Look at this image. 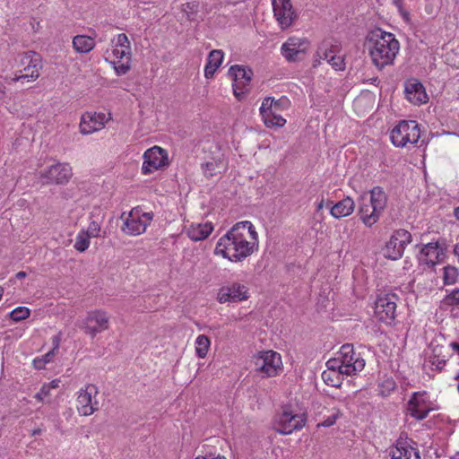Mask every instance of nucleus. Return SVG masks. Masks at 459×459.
<instances>
[{"label":"nucleus","mask_w":459,"mask_h":459,"mask_svg":"<svg viewBox=\"0 0 459 459\" xmlns=\"http://www.w3.org/2000/svg\"><path fill=\"white\" fill-rule=\"evenodd\" d=\"M109 316L104 310H93L87 314L82 327L85 333L94 337L108 328Z\"/></svg>","instance_id":"nucleus-24"},{"label":"nucleus","mask_w":459,"mask_h":459,"mask_svg":"<svg viewBox=\"0 0 459 459\" xmlns=\"http://www.w3.org/2000/svg\"><path fill=\"white\" fill-rule=\"evenodd\" d=\"M455 216L459 220V206L455 209Z\"/></svg>","instance_id":"nucleus-57"},{"label":"nucleus","mask_w":459,"mask_h":459,"mask_svg":"<svg viewBox=\"0 0 459 459\" xmlns=\"http://www.w3.org/2000/svg\"><path fill=\"white\" fill-rule=\"evenodd\" d=\"M30 315V308L26 307H18L13 309L9 314V317L14 322H20L28 318Z\"/></svg>","instance_id":"nucleus-38"},{"label":"nucleus","mask_w":459,"mask_h":459,"mask_svg":"<svg viewBox=\"0 0 459 459\" xmlns=\"http://www.w3.org/2000/svg\"><path fill=\"white\" fill-rule=\"evenodd\" d=\"M366 362L360 353L355 351L352 344H343L335 356L329 359V366L342 375L355 376L362 371Z\"/></svg>","instance_id":"nucleus-5"},{"label":"nucleus","mask_w":459,"mask_h":459,"mask_svg":"<svg viewBox=\"0 0 459 459\" xmlns=\"http://www.w3.org/2000/svg\"><path fill=\"white\" fill-rule=\"evenodd\" d=\"M341 416V411L338 409H334L332 415L328 416L321 423H319L318 427H331L335 424L337 419Z\"/></svg>","instance_id":"nucleus-43"},{"label":"nucleus","mask_w":459,"mask_h":459,"mask_svg":"<svg viewBox=\"0 0 459 459\" xmlns=\"http://www.w3.org/2000/svg\"><path fill=\"white\" fill-rule=\"evenodd\" d=\"M359 101H360L359 100H357L355 101V105H357Z\"/></svg>","instance_id":"nucleus-60"},{"label":"nucleus","mask_w":459,"mask_h":459,"mask_svg":"<svg viewBox=\"0 0 459 459\" xmlns=\"http://www.w3.org/2000/svg\"><path fill=\"white\" fill-rule=\"evenodd\" d=\"M443 282L446 285L455 284L458 279V269L455 266L446 265L443 267Z\"/></svg>","instance_id":"nucleus-35"},{"label":"nucleus","mask_w":459,"mask_h":459,"mask_svg":"<svg viewBox=\"0 0 459 459\" xmlns=\"http://www.w3.org/2000/svg\"><path fill=\"white\" fill-rule=\"evenodd\" d=\"M395 4L400 3V0H394Z\"/></svg>","instance_id":"nucleus-61"},{"label":"nucleus","mask_w":459,"mask_h":459,"mask_svg":"<svg viewBox=\"0 0 459 459\" xmlns=\"http://www.w3.org/2000/svg\"><path fill=\"white\" fill-rule=\"evenodd\" d=\"M450 346L453 349V351L457 354L458 359H459V343H457V342H451Z\"/></svg>","instance_id":"nucleus-50"},{"label":"nucleus","mask_w":459,"mask_h":459,"mask_svg":"<svg viewBox=\"0 0 459 459\" xmlns=\"http://www.w3.org/2000/svg\"><path fill=\"white\" fill-rule=\"evenodd\" d=\"M274 18L281 30L290 28L298 18L291 0H271Z\"/></svg>","instance_id":"nucleus-22"},{"label":"nucleus","mask_w":459,"mask_h":459,"mask_svg":"<svg viewBox=\"0 0 459 459\" xmlns=\"http://www.w3.org/2000/svg\"><path fill=\"white\" fill-rule=\"evenodd\" d=\"M211 348V340L205 334H200L195 341V355L199 359H204L207 357Z\"/></svg>","instance_id":"nucleus-33"},{"label":"nucleus","mask_w":459,"mask_h":459,"mask_svg":"<svg viewBox=\"0 0 459 459\" xmlns=\"http://www.w3.org/2000/svg\"><path fill=\"white\" fill-rule=\"evenodd\" d=\"M224 54L220 49L212 50L207 57L204 66V76L207 79L213 77L216 70L221 66L223 61Z\"/></svg>","instance_id":"nucleus-30"},{"label":"nucleus","mask_w":459,"mask_h":459,"mask_svg":"<svg viewBox=\"0 0 459 459\" xmlns=\"http://www.w3.org/2000/svg\"><path fill=\"white\" fill-rule=\"evenodd\" d=\"M306 422L307 417L304 413H294L289 408H284L275 416L273 428L280 434L290 435L301 429Z\"/></svg>","instance_id":"nucleus-11"},{"label":"nucleus","mask_w":459,"mask_h":459,"mask_svg":"<svg viewBox=\"0 0 459 459\" xmlns=\"http://www.w3.org/2000/svg\"><path fill=\"white\" fill-rule=\"evenodd\" d=\"M310 48L311 43L308 39L291 36L281 44L280 52L288 63H297L307 56Z\"/></svg>","instance_id":"nucleus-10"},{"label":"nucleus","mask_w":459,"mask_h":459,"mask_svg":"<svg viewBox=\"0 0 459 459\" xmlns=\"http://www.w3.org/2000/svg\"><path fill=\"white\" fill-rule=\"evenodd\" d=\"M228 75L233 81L234 95L238 100H241L247 91V86L253 75L252 70L244 65H236L229 69Z\"/></svg>","instance_id":"nucleus-19"},{"label":"nucleus","mask_w":459,"mask_h":459,"mask_svg":"<svg viewBox=\"0 0 459 459\" xmlns=\"http://www.w3.org/2000/svg\"><path fill=\"white\" fill-rule=\"evenodd\" d=\"M254 367L262 377H273L283 370L281 354L272 350L258 352L254 357Z\"/></svg>","instance_id":"nucleus-7"},{"label":"nucleus","mask_w":459,"mask_h":459,"mask_svg":"<svg viewBox=\"0 0 459 459\" xmlns=\"http://www.w3.org/2000/svg\"><path fill=\"white\" fill-rule=\"evenodd\" d=\"M327 63L336 71H342L345 69L344 57L341 51L331 56V58L328 59Z\"/></svg>","instance_id":"nucleus-41"},{"label":"nucleus","mask_w":459,"mask_h":459,"mask_svg":"<svg viewBox=\"0 0 459 459\" xmlns=\"http://www.w3.org/2000/svg\"><path fill=\"white\" fill-rule=\"evenodd\" d=\"M411 241V235L405 230H397L391 236L384 247V255L391 260H397L403 255L405 247Z\"/></svg>","instance_id":"nucleus-18"},{"label":"nucleus","mask_w":459,"mask_h":459,"mask_svg":"<svg viewBox=\"0 0 459 459\" xmlns=\"http://www.w3.org/2000/svg\"><path fill=\"white\" fill-rule=\"evenodd\" d=\"M454 253H455V256L458 258V262H459V239H458V242L455 245Z\"/></svg>","instance_id":"nucleus-52"},{"label":"nucleus","mask_w":459,"mask_h":459,"mask_svg":"<svg viewBox=\"0 0 459 459\" xmlns=\"http://www.w3.org/2000/svg\"><path fill=\"white\" fill-rule=\"evenodd\" d=\"M391 459H420V453L415 441L399 438L391 452Z\"/></svg>","instance_id":"nucleus-25"},{"label":"nucleus","mask_w":459,"mask_h":459,"mask_svg":"<svg viewBox=\"0 0 459 459\" xmlns=\"http://www.w3.org/2000/svg\"><path fill=\"white\" fill-rule=\"evenodd\" d=\"M111 119L110 114L87 111L82 114L79 124L80 133L83 135L91 134L102 130Z\"/></svg>","instance_id":"nucleus-21"},{"label":"nucleus","mask_w":459,"mask_h":459,"mask_svg":"<svg viewBox=\"0 0 459 459\" xmlns=\"http://www.w3.org/2000/svg\"><path fill=\"white\" fill-rule=\"evenodd\" d=\"M396 387V384L393 378H386L383 380L379 385V394L382 396H388L392 391H394Z\"/></svg>","instance_id":"nucleus-42"},{"label":"nucleus","mask_w":459,"mask_h":459,"mask_svg":"<svg viewBox=\"0 0 459 459\" xmlns=\"http://www.w3.org/2000/svg\"><path fill=\"white\" fill-rule=\"evenodd\" d=\"M283 108V100H275L273 98H265L259 108L263 121L267 127H282L286 119L280 114Z\"/></svg>","instance_id":"nucleus-12"},{"label":"nucleus","mask_w":459,"mask_h":459,"mask_svg":"<svg viewBox=\"0 0 459 459\" xmlns=\"http://www.w3.org/2000/svg\"><path fill=\"white\" fill-rule=\"evenodd\" d=\"M37 176L45 185H65L73 177V169L68 163L56 162L39 169Z\"/></svg>","instance_id":"nucleus-9"},{"label":"nucleus","mask_w":459,"mask_h":459,"mask_svg":"<svg viewBox=\"0 0 459 459\" xmlns=\"http://www.w3.org/2000/svg\"><path fill=\"white\" fill-rule=\"evenodd\" d=\"M154 214L152 212H143L139 206L133 208L128 213L123 212L121 230L128 236L136 237L143 234L152 223Z\"/></svg>","instance_id":"nucleus-6"},{"label":"nucleus","mask_w":459,"mask_h":459,"mask_svg":"<svg viewBox=\"0 0 459 459\" xmlns=\"http://www.w3.org/2000/svg\"><path fill=\"white\" fill-rule=\"evenodd\" d=\"M447 305H459V289L453 290L445 299Z\"/></svg>","instance_id":"nucleus-46"},{"label":"nucleus","mask_w":459,"mask_h":459,"mask_svg":"<svg viewBox=\"0 0 459 459\" xmlns=\"http://www.w3.org/2000/svg\"><path fill=\"white\" fill-rule=\"evenodd\" d=\"M404 93L406 99L414 105L426 103L429 100L423 85L416 80L406 82Z\"/></svg>","instance_id":"nucleus-27"},{"label":"nucleus","mask_w":459,"mask_h":459,"mask_svg":"<svg viewBox=\"0 0 459 459\" xmlns=\"http://www.w3.org/2000/svg\"><path fill=\"white\" fill-rule=\"evenodd\" d=\"M106 62L111 65L117 75H124L131 69L132 51L127 36L125 33L117 34L110 43V48L104 54Z\"/></svg>","instance_id":"nucleus-4"},{"label":"nucleus","mask_w":459,"mask_h":459,"mask_svg":"<svg viewBox=\"0 0 459 459\" xmlns=\"http://www.w3.org/2000/svg\"><path fill=\"white\" fill-rule=\"evenodd\" d=\"M38 57L35 53L28 52L22 56L21 63L25 65L22 71H21V74H15L13 77H5V82H33L39 76V68H38Z\"/></svg>","instance_id":"nucleus-23"},{"label":"nucleus","mask_w":459,"mask_h":459,"mask_svg":"<svg viewBox=\"0 0 459 459\" xmlns=\"http://www.w3.org/2000/svg\"><path fill=\"white\" fill-rule=\"evenodd\" d=\"M59 384H60V380L59 379H54L51 382L47 383V385H49V388L52 390V389L58 388L59 387Z\"/></svg>","instance_id":"nucleus-48"},{"label":"nucleus","mask_w":459,"mask_h":459,"mask_svg":"<svg viewBox=\"0 0 459 459\" xmlns=\"http://www.w3.org/2000/svg\"><path fill=\"white\" fill-rule=\"evenodd\" d=\"M95 34L93 36L76 35L73 39V48L80 54L90 53L96 46Z\"/></svg>","instance_id":"nucleus-31"},{"label":"nucleus","mask_w":459,"mask_h":459,"mask_svg":"<svg viewBox=\"0 0 459 459\" xmlns=\"http://www.w3.org/2000/svg\"><path fill=\"white\" fill-rule=\"evenodd\" d=\"M456 379H458V380H459V374H458V375H456Z\"/></svg>","instance_id":"nucleus-62"},{"label":"nucleus","mask_w":459,"mask_h":459,"mask_svg":"<svg viewBox=\"0 0 459 459\" xmlns=\"http://www.w3.org/2000/svg\"><path fill=\"white\" fill-rule=\"evenodd\" d=\"M340 45L338 42H333L330 40L323 41L317 48V50L315 55L314 65H319L322 60H325L331 58V56L334 55L336 52H340Z\"/></svg>","instance_id":"nucleus-28"},{"label":"nucleus","mask_w":459,"mask_h":459,"mask_svg":"<svg viewBox=\"0 0 459 459\" xmlns=\"http://www.w3.org/2000/svg\"><path fill=\"white\" fill-rule=\"evenodd\" d=\"M368 48L373 64L379 69L392 65L399 52L400 44L394 35L376 29L368 35Z\"/></svg>","instance_id":"nucleus-2"},{"label":"nucleus","mask_w":459,"mask_h":459,"mask_svg":"<svg viewBox=\"0 0 459 459\" xmlns=\"http://www.w3.org/2000/svg\"><path fill=\"white\" fill-rule=\"evenodd\" d=\"M51 389L49 388V385H47V384H44L40 390L35 394V398L39 402H44L47 397L50 395Z\"/></svg>","instance_id":"nucleus-45"},{"label":"nucleus","mask_w":459,"mask_h":459,"mask_svg":"<svg viewBox=\"0 0 459 459\" xmlns=\"http://www.w3.org/2000/svg\"><path fill=\"white\" fill-rule=\"evenodd\" d=\"M326 368L327 369L322 373V378L325 383L333 387H340L342 384L344 375L337 369H333V368L329 366V359L326 362Z\"/></svg>","instance_id":"nucleus-32"},{"label":"nucleus","mask_w":459,"mask_h":459,"mask_svg":"<svg viewBox=\"0 0 459 459\" xmlns=\"http://www.w3.org/2000/svg\"><path fill=\"white\" fill-rule=\"evenodd\" d=\"M195 459H227L224 455H218L217 456L205 455V456H197Z\"/></svg>","instance_id":"nucleus-49"},{"label":"nucleus","mask_w":459,"mask_h":459,"mask_svg":"<svg viewBox=\"0 0 459 459\" xmlns=\"http://www.w3.org/2000/svg\"><path fill=\"white\" fill-rule=\"evenodd\" d=\"M98 388L94 385H87L78 391L76 408L80 415L90 416L98 410Z\"/></svg>","instance_id":"nucleus-20"},{"label":"nucleus","mask_w":459,"mask_h":459,"mask_svg":"<svg viewBox=\"0 0 459 459\" xmlns=\"http://www.w3.org/2000/svg\"><path fill=\"white\" fill-rule=\"evenodd\" d=\"M41 433L40 429H36L32 431V436L39 435Z\"/></svg>","instance_id":"nucleus-56"},{"label":"nucleus","mask_w":459,"mask_h":459,"mask_svg":"<svg viewBox=\"0 0 459 459\" xmlns=\"http://www.w3.org/2000/svg\"><path fill=\"white\" fill-rule=\"evenodd\" d=\"M388 202L385 191L380 186H375L369 191V202H366L364 195L359 200L358 214L362 223L371 228L375 225L385 212Z\"/></svg>","instance_id":"nucleus-3"},{"label":"nucleus","mask_w":459,"mask_h":459,"mask_svg":"<svg viewBox=\"0 0 459 459\" xmlns=\"http://www.w3.org/2000/svg\"><path fill=\"white\" fill-rule=\"evenodd\" d=\"M249 297L248 287L238 281L220 287L216 293V300L220 304L239 303L247 300Z\"/></svg>","instance_id":"nucleus-16"},{"label":"nucleus","mask_w":459,"mask_h":459,"mask_svg":"<svg viewBox=\"0 0 459 459\" xmlns=\"http://www.w3.org/2000/svg\"><path fill=\"white\" fill-rule=\"evenodd\" d=\"M26 275H27V274H26V273H25V272H19V273H17L15 274V277H16L17 279H23V278H25V277H26Z\"/></svg>","instance_id":"nucleus-53"},{"label":"nucleus","mask_w":459,"mask_h":459,"mask_svg":"<svg viewBox=\"0 0 459 459\" xmlns=\"http://www.w3.org/2000/svg\"><path fill=\"white\" fill-rule=\"evenodd\" d=\"M403 16H404L405 19H408V14L407 13H405Z\"/></svg>","instance_id":"nucleus-59"},{"label":"nucleus","mask_w":459,"mask_h":459,"mask_svg":"<svg viewBox=\"0 0 459 459\" xmlns=\"http://www.w3.org/2000/svg\"><path fill=\"white\" fill-rule=\"evenodd\" d=\"M90 238H97L100 236V225L99 222L93 221H91L86 231H84Z\"/></svg>","instance_id":"nucleus-44"},{"label":"nucleus","mask_w":459,"mask_h":459,"mask_svg":"<svg viewBox=\"0 0 459 459\" xmlns=\"http://www.w3.org/2000/svg\"><path fill=\"white\" fill-rule=\"evenodd\" d=\"M420 138L419 124L415 120H403L390 132L391 143L399 148L416 144Z\"/></svg>","instance_id":"nucleus-8"},{"label":"nucleus","mask_w":459,"mask_h":459,"mask_svg":"<svg viewBox=\"0 0 459 459\" xmlns=\"http://www.w3.org/2000/svg\"><path fill=\"white\" fill-rule=\"evenodd\" d=\"M325 205L329 207L330 214L335 219L348 217L352 214L355 209V202L350 196H346L335 204L327 201Z\"/></svg>","instance_id":"nucleus-26"},{"label":"nucleus","mask_w":459,"mask_h":459,"mask_svg":"<svg viewBox=\"0 0 459 459\" xmlns=\"http://www.w3.org/2000/svg\"><path fill=\"white\" fill-rule=\"evenodd\" d=\"M143 159L142 173L143 175L152 174L169 164L168 152L157 145L147 149L143 155Z\"/></svg>","instance_id":"nucleus-15"},{"label":"nucleus","mask_w":459,"mask_h":459,"mask_svg":"<svg viewBox=\"0 0 459 459\" xmlns=\"http://www.w3.org/2000/svg\"><path fill=\"white\" fill-rule=\"evenodd\" d=\"M3 294H4V289L2 287H0V299L3 297Z\"/></svg>","instance_id":"nucleus-58"},{"label":"nucleus","mask_w":459,"mask_h":459,"mask_svg":"<svg viewBox=\"0 0 459 459\" xmlns=\"http://www.w3.org/2000/svg\"><path fill=\"white\" fill-rule=\"evenodd\" d=\"M199 9L197 2L186 3L182 4V12L186 14V19L189 21H195Z\"/></svg>","instance_id":"nucleus-37"},{"label":"nucleus","mask_w":459,"mask_h":459,"mask_svg":"<svg viewBox=\"0 0 459 459\" xmlns=\"http://www.w3.org/2000/svg\"><path fill=\"white\" fill-rule=\"evenodd\" d=\"M258 234L249 221L237 222L216 243L214 255L240 263L258 249Z\"/></svg>","instance_id":"nucleus-1"},{"label":"nucleus","mask_w":459,"mask_h":459,"mask_svg":"<svg viewBox=\"0 0 459 459\" xmlns=\"http://www.w3.org/2000/svg\"><path fill=\"white\" fill-rule=\"evenodd\" d=\"M434 404L426 391L414 392L407 402V412L417 420L426 419Z\"/></svg>","instance_id":"nucleus-14"},{"label":"nucleus","mask_w":459,"mask_h":459,"mask_svg":"<svg viewBox=\"0 0 459 459\" xmlns=\"http://www.w3.org/2000/svg\"><path fill=\"white\" fill-rule=\"evenodd\" d=\"M213 230L212 222L192 223L186 230L187 236L194 241H201L207 238Z\"/></svg>","instance_id":"nucleus-29"},{"label":"nucleus","mask_w":459,"mask_h":459,"mask_svg":"<svg viewBox=\"0 0 459 459\" xmlns=\"http://www.w3.org/2000/svg\"><path fill=\"white\" fill-rule=\"evenodd\" d=\"M90 238L84 231L78 233L75 238L74 248L79 252L85 251L90 246Z\"/></svg>","instance_id":"nucleus-40"},{"label":"nucleus","mask_w":459,"mask_h":459,"mask_svg":"<svg viewBox=\"0 0 459 459\" xmlns=\"http://www.w3.org/2000/svg\"><path fill=\"white\" fill-rule=\"evenodd\" d=\"M399 297L395 293L379 295L375 302V314L379 321L392 325L396 317Z\"/></svg>","instance_id":"nucleus-13"},{"label":"nucleus","mask_w":459,"mask_h":459,"mask_svg":"<svg viewBox=\"0 0 459 459\" xmlns=\"http://www.w3.org/2000/svg\"><path fill=\"white\" fill-rule=\"evenodd\" d=\"M204 173L206 177L210 178L220 172V169L223 168L222 163L220 161H207L202 166Z\"/></svg>","instance_id":"nucleus-39"},{"label":"nucleus","mask_w":459,"mask_h":459,"mask_svg":"<svg viewBox=\"0 0 459 459\" xmlns=\"http://www.w3.org/2000/svg\"><path fill=\"white\" fill-rule=\"evenodd\" d=\"M446 256V242L444 240H437L422 245L418 255V259L422 264L434 266L443 262Z\"/></svg>","instance_id":"nucleus-17"},{"label":"nucleus","mask_w":459,"mask_h":459,"mask_svg":"<svg viewBox=\"0 0 459 459\" xmlns=\"http://www.w3.org/2000/svg\"><path fill=\"white\" fill-rule=\"evenodd\" d=\"M59 342H60V338H59V336H55V337L53 338V344H54V348H53V350H54V351H55L56 350H57V349H58V347H59Z\"/></svg>","instance_id":"nucleus-51"},{"label":"nucleus","mask_w":459,"mask_h":459,"mask_svg":"<svg viewBox=\"0 0 459 459\" xmlns=\"http://www.w3.org/2000/svg\"><path fill=\"white\" fill-rule=\"evenodd\" d=\"M7 88L2 81H0V100L4 99L6 96Z\"/></svg>","instance_id":"nucleus-47"},{"label":"nucleus","mask_w":459,"mask_h":459,"mask_svg":"<svg viewBox=\"0 0 459 459\" xmlns=\"http://www.w3.org/2000/svg\"><path fill=\"white\" fill-rule=\"evenodd\" d=\"M324 205H325V201H324V199H322V200L317 204V205H316V209H317V211H320L321 209H323Z\"/></svg>","instance_id":"nucleus-54"},{"label":"nucleus","mask_w":459,"mask_h":459,"mask_svg":"<svg viewBox=\"0 0 459 459\" xmlns=\"http://www.w3.org/2000/svg\"><path fill=\"white\" fill-rule=\"evenodd\" d=\"M54 357L55 351L54 350H51L42 356L36 357L32 361L33 366L36 369H43L47 364L53 360Z\"/></svg>","instance_id":"nucleus-36"},{"label":"nucleus","mask_w":459,"mask_h":459,"mask_svg":"<svg viewBox=\"0 0 459 459\" xmlns=\"http://www.w3.org/2000/svg\"><path fill=\"white\" fill-rule=\"evenodd\" d=\"M442 347L436 346L431 350V353L429 355V363L437 370H441L446 362V356L442 354Z\"/></svg>","instance_id":"nucleus-34"},{"label":"nucleus","mask_w":459,"mask_h":459,"mask_svg":"<svg viewBox=\"0 0 459 459\" xmlns=\"http://www.w3.org/2000/svg\"><path fill=\"white\" fill-rule=\"evenodd\" d=\"M425 11H426V12H427V13H429V14H432V13H433V8H432V6H430V5H427V6L425 7Z\"/></svg>","instance_id":"nucleus-55"}]
</instances>
